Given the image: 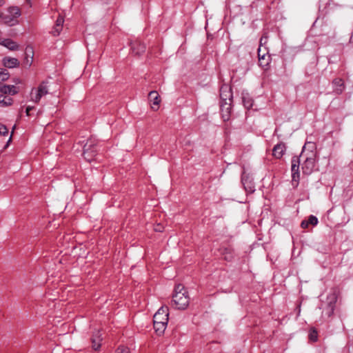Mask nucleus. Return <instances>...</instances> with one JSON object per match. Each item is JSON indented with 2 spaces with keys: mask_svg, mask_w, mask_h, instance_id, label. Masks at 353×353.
<instances>
[{
  "mask_svg": "<svg viewBox=\"0 0 353 353\" xmlns=\"http://www.w3.org/2000/svg\"><path fill=\"white\" fill-rule=\"evenodd\" d=\"M315 144L313 142H307L303 148L300 157L305 159L301 168L305 174H310L315 169L316 152Z\"/></svg>",
  "mask_w": 353,
  "mask_h": 353,
  "instance_id": "f257e3e1",
  "label": "nucleus"
},
{
  "mask_svg": "<svg viewBox=\"0 0 353 353\" xmlns=\"http://www.w3.org/2000/svg\"><path fill=\"white\" fill-rule=\"evenodd\" d=\"M172 302L175 307L179 310H185L188 306L190 297L182 285L179 284L175 287Z\"/></svg>",
  "mask_w": 353,
  "mask_h": 353,
  "instance_id": "f03ea898",
  "label": "nucleus"
},
{
  "mask_svg": "<svg viewBox=\"0 0 353 353\" xmlns=\"http://www.w3.org/2000/svg\"><path fill=\"white\" fill-rule=\"evenodd\" d=\"M338 294L335 290H332L327 294L326 301L322 305L323 316L330 317L333 314Z\"/></svg>",
  "mask_w": 353,
  "mask_h": 353,
  "instance_id": "7ed1b4c3",
  "label": "nucleus"
},
{
  "mask_svg": "<svg viewBox=\"0 0 353 353\" xmlns=\"http://www.w3.org/2000/svg\"><path fill=\"white\" fill-rule=\"evenodd\" d=\"M21 10L18 7H10L7 9L6 13L1 12L3 22L10 26H14L18 23V18L21 16Z\"/></svg>",
  "mask_w": 353,
  "mask_h": 353,
  "instance_id": "20e7f679",
  "label": "nucleus"
},
{
  "mask_svg": "<svg viewBox=\"0 0 353 353\" xmlns=\"http://www.w3.org/2000/svg\"><path fill=\"white\" fill-rule=\"evenodd\" d=\"M48 93V88L45 83H41L37 88H33L30 93V101L38 103L42 97Z\"/></svg>",
  "mask_w": 353,
  "mask_h": 353,
  "instance_id": "39448f33",
  "label": "nucleus"
},
{
  "mask_svg": "<svg viewBox=\"0 0 353 353\" xmlns=\"http://www.w3.org/2000/svg\"><path fill=\"white\" fill-rule=\"evenodd\" d=\"M168 307L162 306L161 308L158 310V311L154 314L153 316L154 322H163L164 323H168Z\"/></svg>",
  "mask_w": 353,
  "mask_h": 353,
  "instance_id": "423d86ee",
  "label": "nucleus"
},
{
  "mask_svg": "<svg viewBox=\"0 0 353 353\" xmlns=\"http://www.w3.org/2000/svg\"><path fill=\"white\" fill-rule=\"evenodd\" d=\"M299 159L296 157H294L292 159L291 170L292 182L296 183V186L298 185L299 180Z\"/></svg>",
  "mask_w": 353,
  "mask_h": 353,
  "instance_id": "0eeeda50",
  "label": "nucleus"
},
{
  "mask_svg": "<svg viewBox=\"0 0 353 353\" xmlns=\"http://www.w3.org/2000/svg\"><path fill=\"white\" fill-rule=\"evenodd\" d=\"M220 97L221 103L232 102V93L231 88L228 85H224L221 88Z\"/></svg>",
  "mask_w": 353,
  "mask_h": 353,
  "instance_id": "6e6552de",
  "label": "nucleus"
},
{
  "mask_svg": "<svg viewBox=\"0 0 353 353\" xmlns=\"http://www.w3.org/2000/svg\"><path fill=\"white\" fill-rule=\"evenodd\" d=\"M91 340L92 343V348L95 351L99 350L102 341L101 334L99 330H95L92 332Z\"/></svg>",
  "mask_w": 353,
  "mask_h": 353,
  "instance_id": "1a4fd4ad",
  "label": "nucleus"
},
{
  "mask_svg": "<svg viewBox=\"0 0 353 353\" xmlns=\"http://www.w3.org/2000/svg\"><path fill=\"white\" fill-rule=\"evenodd\" d=\"M64 23V19L61 16H59L58 18L56 20L55 25L52 30V34L53 36H58L61 33L63 25Z\"/></svg>",
  "mask_w": 353,
  "mask_h": 353,
  "instance_id": "9d476101",
  "label": "nucleus"
},
{
  "mask_svg": "<svg viewBox=\"0 0 353 353\" xmlns=\"http://www.w3.org/2000/svg\"><path fill=\"white\" fill-rule=\"evenodd\" d=\"M33 56L34 52L32 48L28 46L25 50V58L23 61L25 66L30 67L32 65L33 61Z\"/></svg>",
  "mask_w": 353,
  "mask_h": 353,
  "instance_id": "9b49d317",
  "label": "nucleus"
},
{
  "mask_svg": "<svg viewBox=\"0 0 353 353\" xmlns=\"http://www.w3.org/2000/svg\"><path fill=\"white\" fill-rule=\"evenodd\" d=\"M132 52L137 55L143 53L145 50V46L139 41H135L131 43Z\"/></svg>",
  "mask_w": 353,
  "mask_h": 353,
  "instance_id": "f8f14e48",
  "label": "nucleus"
},
{
  "mask_svg": "<svg viewBox=\"0 0 353 353\" xmlns=\"http://www.w3.org/2000/svg\"><path fill=\"white\" fill-rule=\"evenodd\" d=\"M3 63L4 66L8 68H14L19 65V61L17 59L9 57L3 58Z\"/></svg>",
  "mask_w": 353,
  "mask_h": 353,
  "instance_id": "ddd939ff",
  "label": "nucleus"
},
{
  "mask_svg": "<svg viewBox=\"0 0 353 353\" xmlns=\"http://www.w3.org/2000/svg\"><path fill=\"white\" fill-rule=\"evenodd\" d=\"M149 100L152 103V108L154 110L158 109L160 103L159 96L156 91H151L148 94Z\"/></svg>",
  "mask_w": 353,
  "mask_h": 353,
  "instance_id": "4468645a",
  "label": "nucleus"
},
{
  "mask_svg": "<svg viewBox=\"0 0 353 353\" xmlns=\"http://www.w3.org/2000/svg\"><path fill=\"white\" fill-rule=\"evenodd\" d=\"M221 110L223 120H228L231 110V102L221 103Z\"/></svg>",
  "mask_w": 353,
  "mask_h": 353,
  "instance_id": "2eb2a0df",
  "label": "nucleus"
},
{
  "mask_svg": "<svg viewBox=\"0 0 353 353\" xmlns=\"http://www.w3.org/2000/svg\"><path fill=\"white\" fill-rule=\"evenodd\" d=\"M285 146L284 143L276 144L272 150V154L276 159H280L284 154Z\"/></svg>",
  "mask_w": 353,
  "mask_h": 353,
  "instance_id": "dca6fc26",
  "label": "nucleus"
},
{
  "mask_svg": "<svg viewBox=\"0 0 353 353\" xmlns=\"http://www.w3.org/2000/svg\"><path fill=\"white\" fill-rule=\"evenodd\" d=\"M0 44L12 51L19 49V45L15 41L9 39L1 40Z\"/></svg>",
  "mask_w": 353,
  "mask_h": 353,
  "instance_id": "f3484780",
  "label": "nucleus"
},
{
  "mask_svg": "<svg viewBox=\"0 0 353 353\" xmlns=\"http://www.w3.org/2000/svg\"><path fill=\"white\" fill-rule=\"evenodd\" d=\"M241 181L246 192L250 193L254 192V186L253 185L252 181H249V179L247 176L243 174L241 178Z\"/></svg>",
  "mask_w": 353,
  "mask_h": 353,
  "instance_id": "a211bd4d",
  "label": "nucleus"
},
{
  "mask_svg": "<svg viewBox=\"0 0 353 353\" xmlns=\"http://www.w3.org/2000/svg\"><path fill=\"white\" fill-rule=\"evenodd\" d=\"M334 91L336 94H340L344 90L343 81L341 79H335L332 81Z\"/></svg>",
  "mask_w": 353,
  "mask_h": 353,
  "instance_id": "6ab92c4d",
  "label": "nucleus"
},
{
  "mask_svg": "<svg viewBox=\"0 0 353 353\" xmlns=\"http://www.w3.org/2000/svg\"><path fill=\"white\" fill-rule=\"evenodd\" d=\"M258 54H259V64L261 67L265 68L268 64H269V60L270 57L268 56L266 57L265 54H261V46L258 49Z\"/></svg>",
  "mask_w": 353,
  "mask_h": 353,
  "instance_id": "aec40b11",
  "label": "nucleus"
},
{
  "mask_svg": "<svg viewBox=\"0 0 353 353\" xmlns=\"http://www.w3.org/2000/svg\"><path fill=\"white\" fill-rule=\"evenodd\" d=\"M168 323H164L163 322H154V328L156 331V332L158 334H162L167 326Z\"/></svg>",
  "mask_w": 353,
  "mask_h": 353,
  "instance_id": "412c9836",
  "label": "nucleus"
},
{
  "mask_svg": "<svg viewBox=\"0 0 353 353\" xmlns=\"http://www.w3.org/2000/svg\"><path fill=\"white\" fill-rule=\"evenodd\" d=\"M0 91L3 94H12L17 93L16 88L14 85H3L0 87Z\"/></svg>",
  "mask_w": 353,
  "mask_h": 353,
  "instance_id": "4be33fe9",
  "label": "nucleus"
},
{
  "mask_svg": "<svg viewBox=\"0 0 353 353\" xmlns=\"http://www.w3.org/2000/svg\"><path fill=\"white\" fill-rule=\"evenodd\" d=\"M243 103L244 106L247 109L251 108L252 106V104H253L252 99L251 98H250L249 96H247V97L243 96Z\"/></svg>",
  "mask_w": 353,
  "mask_h": 353,
  "instance_id": "5701e85b",
  "label": "nucleus"
},
{
  "mask_svg": "<svg viewBox=\"0 0 353 353\" xmlns=\"http://www.w3.org/2000/svg\"><path fill=\"white\" fill-rule=\"evenodd\" d=\"M12 103V99L11 98H7L6 97H3L0 99V106L5 107L8 105H10Z\"/></svg>",
  "mask_w": 353,
  "mask_h": 353,
  "instance_id": "b1692460",
  "label": "nucleus"
},
{
  "mask_svg": "<svg viewBox=\"0 0 353 353\" xmlns=\"http://www.w3.org/2000/svg\"><path fill=\"white\" fill-rule=\"evenodd\" d=\"M9 78V73L4 69L0 68V83L6 81Z\"/></svg>",
  "mask_w": 353,
  "mask_h": 353,
  "instance_id": "393cba45",
  "label": "nucleus"
},
{
  "mask_svg": "<svg viewBox=\"0 0 353 353\" xmlns=\"http://www.w3.org/2000/svg\"><path fill=\"white\" fill-rule=\"evenodd\" d=\"M309 338L310 341H317V332L315 329L312 328L310 330Z\"/></svg>",
  "mask_w": 353,
  "mask_h": 353,
  "instance_id": "a878e982",
  "label": "nucleus"
},
{
  "mask_svg": "<svg viewBox=\"0 0 353 353\" xmlns=\"http://www.w3.org/2000/svg\"><path fill=\"white\" fill-rule=\"evenodd\" d=\"M115 353H130L128 347L121 345L115 351Z\"/></svg>",
  "mask_w": 353,
  "mask_h": 353,
  "instance_id": "bb28decb",
  "label": "nucleus"
},
{
  "mask_svg": "<svg viewBox=\"0 0 353 353\" xmlns=\"http://www.w3.org/2000/svg\"><path fill=\"white\" fill-rule=\"evenodd\" d=\"M309 224H311L312 225H316L318 223V219L313 215H310L307 220Z\"/></svg>",
  "mask_w": 353,
  "mask_h": 353,
  "instance_id": "cd10ccee",
  "label": "nucleus"
},
{
  "mask_svg": "<svg viewBox=\"0 0 353 353\" xmlns=\"http://www.w3.org/2000/svg\"><path fill=\"white\" fill-rule=\"evenodd\" d=\"M8 134V130L6 125L0 124V135L6 136Z\"/></svg>",
  "mask_w": 353,
  "mask_h": 353,
  "instance_id": "c85d7f7f",
  "label": "nucleus"
},
{
  "mask_svg": "<svg viewBox=\"0 0 353 353\" xmlns=\"http://www.w3.org/2000/svg\"><path fill=\"white\" fill-rule=\"evenodd\" d=\"M163 230V227L161 225V224H158L155 226L154 228V230L156 232H162Z\"/></svg>",
  "mask_w": 353,
  "mask_h": 353,
  "instance_id": "c756f323",
  "label": "nucleus"
},
{
  "mask_svg": "<svg viewBox=\"0 0 353 353\" xmlns=\"http://www.w3.org/2000/svg\"><path fill=\"white\" fill-rule=\"evenodd\" d=\"M308 225H309V223L307 221H303L301 224V225L303 228H306L308 226Z\"/></svg>",
  "mask_w": 353,
  "mask_h": 353,
  "instance_id": "7c9ffc66",
  "label": "nucleus"
},
{
  "mask_svg": "<svg viewBox=\"0 0 353 353\" xmlns=\"http://www.w3.org/2000/svg\"><path fill=\"white\" fill-rule=\"evenodd\" d=\"M266 39L267 38L266 37H262L260 40V46L264 43L266 42Z\"/></svg>",
  "mask_w": 353,
  "mask_h": 353,
  "instance_id": "2f4dec72",
  "label": "nucleus"
},
{
  "mask_svg": "<svg viewBox=\"0 0 353 353\" xmlns=\"http://www.w3.org/2000/svg\"><path fill=\"white\" fill-rule=\"evenodd\" d=\"M32 109H33V108H32V107H31V106H28V107H27V108H26V114H27V115H29L30 111L31 110H32Z\"/></svg>",
  "mask_w": 353,
  "mask_h": 353,
  "instance_id": "473e14b6",
  "label": "nucleus"
},
{
  "mask_svg": "<svg viewBox=\"0 0 353 353\" xmlns=\"http://www.w3.org/2000/svg\"><path fill=\"white\" fill-rule=\"evenodd\" d=\"M5 4V0H0V7L3 6Z\"/></svg>",
  "mask_w": 353,
  "mask_h": 353,
  "instance_id": "72a5a7b5",
  "label": "nucleus"
},
{
  "mask_svg": "<svg viewBox=\"0 0 353 353\" xmlns=\"http://www.w3.org/2000/svg\"><path fill=\"white\" fill-rule=\"evenodd\" d=\"M266 61H267V59H265V61H262V63L264 64Z\"/></svg>",
  "mask_w": 353,
  "mask_h": 353,
  "instance_id": "f704fd0d",
  "label": "nucleus"
},
{
  "mask_svg": "<svg viewBox=\"0 0 353 353\" xmlns=\"http://www.w3.org/2000/svg\"><path fill=\"white\" fill-rule=\"evenodd\" d=\"M11 141V136L9 138L8 143Z\"/></svg>",
  "mask_w": 353,
  "mask_h": 353,
  "instance_id": "c9c22d12",
  "label": "nucleus"
},
{
  "mask_svg": "<svg viewBox=\"0 0 353 353\" xmlns=\"http://www.w3.org/2000/svg\"><path fill=\"white\" fill-rule=\"evenodd\" d=\"M0 17H1V12H0Z\"/></svg>",
  "mask_w": 353,
  "mask_h": 353,
  "instance_id": "e433bc0d",
  "label": "nucleus"
}]
</instances>
